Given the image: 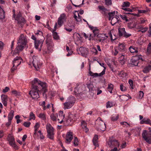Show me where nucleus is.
<instances>
[{
	"label": "nucleus",
	"instance_id": "f257e3e1",
	"mask_svg": "<svg viewBox=\"0 0 151 151\" xmlns=\"http://www.w3.org/2000/svg\"><path fill=\"white\" fill-rule=\"evenodd\" d=\"M47 86L45 82L35 78L32 82V88L29 94H44L47 91Z\"/></svg>",
	"mask_w": 151,
	"mask_h": 151
},
{
	"label": "nucleus",
	"instance_id": "f03ea898",
	"mask_svg": "<svg viewBox=\"0 0 151 151\" xmlns=\"http://www.w3.org/2000/svg\"><path fill=\"white\" fill-rule=\"evenodd\" d=\"M28 43V40L27 37L25 35L21 34L19 37L17 43L18 45L17 46L14 51L11 52L12 56H14L24 49V46H26Z\"/></svg>",
	"mask_w": 151,
	"mask_h": 151
},
{
	"label": "nucleus",
	"instance_id": "7ed1b4c3",
	"mask_svg": "<svg viewBox=\"0 0 151 151\" xmlns=\"http://www.w3.org/2000/svg\"><path fill=\"white\" fill-rule=\"evenodd\" d=\"M46 42L47 49V52L49 54L52 53L53 51V47L54 45L51 35H47Z\"/></svg>",
	"mask_w": 151,
	"mask_h": 151
},
{
	"label": "nucleus",
	"instance_id": "20e7f679",
	"mask_svg": "<svg viewBox=\"0 0 151 151\" xmlns=\"http://www.w3.org/2000/svg\"><path fill=\"white\" fill-rule=\"evenodd\" d=\"M118 50L115 49L114 52H113L114 55H117L118 53L125 52L126 51V45L124 42L119 43L118 46Z\"/></svg>",
	"mask_w": 151,
	"mask_h": 151
},
{
	"label": "nucleus",
	"instance_id": "39448f33",
	"mask_svg": "<svg viewBox=\"0 0 151 151\" xmlns=\"http://www.w3.org/2000/svg\"><path fill=\"white\" fill-rule=\"evenodd\" d=\"M46 129L47 133V137L51 139H53L54 129L53 127L50 124H48L46 125Z\"/></svg>",
	"mask_w": 151,
	"mask_h": 151
},
{
	"label": "nucleus",
	"instance_id": "423d86ee",
	"mask_svg": "<svg viewBox=\"0 0 151 151\" xmlns=\"http://www.w3.org/2000/svg\"><path fill=\"white\" fill-rule=\"evenodd\" d=\"M143 138L149 144H151V132H148L146 130L143 131L142 134Z\"/></svg>",
	"mask_w": 151,
	"mask_h": 151
},
{
	"label": "nucleus",
	"instance_id": "0eeeda50",
	"mask_svg": "<svg viewBox=\"0 0 151 151\" xmlns=\"http://www.w3.org/2000/svg\"><path fill=\"white\" fill-rule=\"evenodd\" d=\"M22 58L19 57L17 56L12 62L13 67L11 69V72H13L16 70L17 66L20 64L22 61Z\"/></svg>",
	"mask_w": 151,
	"mask_h": 151
},
{
	"label": "nucleus",
	"instance_id": "6e6552de",
	"mask_svg": "<svg viewBox=\"0 0 151 151\" xmlns=\"http://www.w3.org/2000/svg\"><path fill=\"white\" fill-rule=\"evenodd\" d=\"M33 65L35 69L37 70H38L42 66V63L39 61V60L37 57L33 56L32 57Z\"/></svg>",
	"mask_w": 151,
	"mask_h": 151
},
{
	"label": "nucleus",
	"instance_id": "1a4fd4ad",
	"mask_svg": "<svg viewBox=\"0 0 151 151\" xmlns=\"http://www.w3.org/2000/svg\"><path fill=\"white\" fill-rule=\"evenodd\" d=\"M118 32L119 37L123 36L126 38H128L131 36V34L127 33L124 28H119L118 29Z\"/></svg>",
	"mask_w": 151,
	"mask_h": 151
},
{
	"label": "nucleus",
	"instance_id": "9d476101",
	"mask_svg": "<svg viewBox=\"0 0 151 151\" xmlns=\"http://www.w3.org/2000/svg\"><path fill=\"white\" fill-rule=\"evenodd\" d=\"M97 122H98L99 130L102 131H104L106 129V126L105 123L101 120L100 117H99L96 120Z\"/></svg>",
	"mask_w": 151,
	"mask_h": 151
},
{
	"label": "nucleus",
	"instance_id": "9b49d317",
	"mask_svg": "<svg viewBox=\"0 0 151 151\" xmlns=\"http://www.w3.org/2000/svg\"><path fill=\"white\" fill-rule=\"evenodd\" d=\"M67 19L66 15L64 13L61 14L58 18L57 23L60 26H62L64 22H65Z\"/></svg>",
	"mask_w": 151,
	"mask_h": 151
},
{
	"label": "nucleus",
	"instance_id": "f8f14e48",
	"mask_svg": "<svg viewBox=\"0 0 151 151\" xmlns=\"http://www.w3.org/2000/svg\"><path fill=\"white\" fill-rule=\"evenodd\" d=\"M10 145L14 150H17L19 147L16 144L14 138L12 134H10Z\"/></svg>",
	"mask_w": 151,
	"mask_h": 151
},
{
	"label": "nucleus",
	"instance_id": "ddd939ff",
	"mask_svg": "<svg viewBox=\"0 0 151 151\" xmlns=\"http://www.w3.org/2000/svg\"><path fill=\"white\" fill-rule=\"evenodd\" d=\"M107 144L108 146L111 148L115 146L119 147V144L118 141L114 139H110L109 141L108 142Z\"/></svg>",
	"mask_w": 151,
	"mask_h": 151
},
{
	"label": "nucleus",
	"instance_id": "4468645a",
	"mask_svg": "<svg viewBox=\"0 0 151 151\" xmlns=\"http://www.w3.org/2000/svg\"><path fill=\"white\" fill-rule=\"evenodd\" d=\"M73 138L72 132H68L66 136L65 142L67 144H69Z\"/></svg>",
	"mask_w": 151,
	"mask_h": 151
},
{
	"label": "nucleus",
	"instance_id": "2eb2a0df",
	"mask_svg": "<svg viewBox=\"0 0 151 151\" xmlns=\"http://www.w3.org/2000/svg\"><path fill=\"white\" fill-rule=\"evenodd\" d=\"M130 3L128 1L124 2L122 3V9H123L125 11L127 12H132V9L128 8H126L130 6Z\"/></svg>",
	"mask_w": 151,
	"mask_h": 151
},
{
	"label": "nucleus",
	"instance_id": "dca6fc26",
	"mask_svg": "<svg viewBox=\"0 0 151 151\" xmlns=\"http://www.w3.org/2000/svg\"><path fill=\"white\" fill-rule=\"evenodd\" d=\"M79 50L82 55L86 57L88 53V49L84 47H81L79 48Z\"/></svg>",
	"mask_w": 151,
	"mask_h": 151
},
{
	"label": "nucleus",
	"instance_id": "f3484780",
	"mask_svg": "<svg viewBox=\"0 0 151 151\" xmlns=\"http://www.w3.org/2000/svg\"><path fill=\"white\" fill-rule=\"evenodd\" d=\"M63 112L62 111H60L58 115L57 116L58 120L60 124L62 123L63 122V119L65 117L64 115L63 114Z\"/></svg>",
	"mask_w": 151,
	"mask_h": 151
},
{
	"label": "nucleus",
	"instance_id": "a211bd4d",
	"mask_svg": "<svg viewBox=\"0 0 151 151\" xmlns=\"http://www.w3.org/2000/svg\"><path fill=\"white\" fill-rule=\"evenodd\" d=\"M119 57L118 58L119 61L122 65L124 64L125 62V59L124 58V55L123 53H118Z\"/></svg>",
	"mask_w": 151,
	"mask_h": 151
},
{
	"label": "nucleus",
	"instance_id": "6ab92c4d",
	"mask_svg": "<svg viewBox=\"0 0 151 151\" xmlns=\"http://www.w3.org/2000/svg\"><path fill=\"white\" fill-rule=\"evenodd\" d=\"M15 20H17L18 23H25V19L22 17L20 13L18 14L16 17L14 18Z\"/></svg>",
	"mask_w": 151,
	"mask_h": 151
},
{
	"label": "nucleus",
	"instance_id": "aec40b11",
	"mask_svg": "<svg viewBox=\"0 0 151 151\" xmlns=\"http://www.w3.org/2000/svg\"><path fill=\"white\" fill-rule=\"evenodd\" d=\"M108 37L106 35V34H99L98 36V40L99 42H103Z\"/></svg>",
	"mask_w": 151,
	"mask_h": 151
},
{
	"label": "nucleus",
	"instance_id": "412c9836",
	"mask_svg": "<svg viewBox=\"0 0 151 151\" xmlns=\"http://www.w3.org/2000/svg\"><path fill=\"white\" fill-rule=\"evenodd\" d=\"M139 59L137 56L132 58L131 60L132 64L135 66L137 65L139 63Z\"/></svg>",
	"mask_w": 151,
	"mask_h": 151
},
{
	"label": "nucleus",
	"instance_id": "4be33fe9",
	"mask_svg": "<svg viewBox=\"0 0 151 151\" xmlns=\"http://www.w3.org/2000/svg\"><path fill=\"white\" fill-rule=\"evenodd\" d=\"M141 124H149L151 126V121L148 118H145L142 120L140 122Z\"/></svg>",
	"mask_w": 151,
	"mask_h": 151
},
{
	"label": "nucleus",
	"instance_id": "5701e85b",
	"mask_svg": "<svg viewBox=\"0 0 151 151\" xmlns=\"http://www.w3.org/2000/svg\"><path fill=\"white\" fill-rule=\"evenodd\" d=\"M1 98L2 102L4 106H6L7 104L8 98L7 95H1Z\"/></svg>",
	"mask_w": 151,
	"mask_h": 151
},
{
	"label": "nucleus",
	"instance_id": "b1692460",
	"mask_svg": "<svg viewBox=\"0 0 151 151\" xmlns=\"http://www.w3.org/2000/svg\"><path fill=\"white\" fill-rule=\"evenodd\" d=\"M74 104L72 102H71L66 101L64 104V107L66 109H69L73 106Z\"/></svg>",
	"mask_w": 151,
	"mask_h": 151
},
{
	"label": "nucleus",
	"instance_id": "393cba45",
	"mask_svg": "<svg viewBox=\"0 0 151 151\" xmlns=\"http://www.w3.org/2000/svg\"><path fill=\"white\" fill-rule=\"evenodd\" d=\"M43 40H37L35 41V47L36 49H37L39 46L40 45L41 47L42 45Z\"/></svg>",
	"mask_w": 151,
	"mask_h": 151
},
{
	"label": "nucleus",
	"instance_id": "a878e982",
	"mask_svg": "<svg viewBox=\"0 0 151 151\" xmlns=\"http://www.w3.org/2000/svg\"><path fill=\"white\" fill-rule=\"evenodd\" d=\"M150 64L146 66L143 69L142 71L145 73H148L150 70H151V61H150Z\"/></svg>",
	"mask_w": 151,
	"mask_h": 151
},
{
	"label": "nucleus",
	"instance_id": "bb28decb",
	"mask_svg": "<svg viewBox=\"0 0 151 151\" xmlns=\"http://www.w3.org/2000/svg\"><path fill=\"white\" fill-rule=\"evenodd\" d=\"M129 50L132 53H137L138 52V48L133 46H131L129 47Z\"/></svg>",
	"mask_w": 151,
	"mask_h": 151
},
{
	"label": "nucleus",
	"instance_id": "cd10ccee",
	"mask_svg": "<svg viewBox=\"0 0 151 151\" xmlns=\"http://www.w3.org/2000/svg\"><path fill=\"white\" fill-rule=\"evenodd\" d=\"M75 117V116L73 114H70L68 116V119L66 120L67 122L69 124L74 119Z\"/></svg>",
	"mask_w": 151,
	"mask_h": 151
},
{
	"label": "nucleus",
	"instance_id": "c85d7f7f",
	"mask_svg": "<svg viewBox=\"0 0 151 151\" xmlns=\"http://www.w3.org/2000/svg\"><path fill=\"white\" fill-rule=\"evenodd\" d=\"M98 8L100 10H101L102 12H101L102 14H105L106 12L107 11L106 8L104 7L103 6H98Z\"/></svg>",
	"mask_w": 151,
	"mask_h": 151
},
{
	"label": "nucleus",
	"instance_id": "c756f323",
	"mask_svg": "<svg viewBox=\"0 0 151 151\" xmlns=\"http://www.w3.org/2000/svg\"><path fill=\"white\" fill-rule=\"evenodd\" d=\"M98 136L97 135H95L93 139V144L94 145L96 146H98Z\"/></svg>",
	"mask_w": 151,
	"mask_h": 151
},
{
	"label": "nucleus",
	"instance_id": "7c9ffc66",
	"mask_svg": "<svg viewBox=\"0 0 151 151\" xmlns=\"http://www.w3.org/2000/svg\"><path fill=\"white\" fill-rule=\"evenodd\" d=\"M114 85L111 83L108 84L107 90L110 93H112V91L113 89Z\"/></svg>",
	"mask_w": 151,
	"mask_h": 151
},
{
	"label": "nucleus",
	"instance_id": "2f4dec72",
	"mask_svg": "<svg viewBox=\"0 0 151 151\" xmlns=\"http://www.w3.org/2000/svg\"><path fill=\"white\" fill-rule=\"evenodd\" d=\"M57 114H50V117L51 119L53 122H56L57 120Z\"/></svg>",
	"mask_w": 151,
	"mask_h": 151
},
{
	"label": "nucleus",
	"instance_id": "473e14b6",
	"mask_svg": "<svg viewBox=\"0 0 151 151\" xmlns=\"http://www.w3.org/2000/svg\"><path fill=\"white\" fill-rule=\"evenodd\" d=\"M127 75V74L123 70L118 71V75L120 77L125 78Z\"/></svg>",
	"mask_w": 151,
	"mask_h": 151
},
{
	"label": "nucleus",
	"instance_id": "72a5a7b5",
	"mask_svg": "<svg viewBox=\"0 0 151 151\" xmlns=\"http://www.w3.org/2000/svg\"><path fill=\"white\" fill-rule=\"evenodd\" d=\"M120 124L123 127H128L131 126V124L125 122H121Z\"/></svg>",
	"mask_w": 151,
	"mask_h": 151
},
{
	"label": "nucleus",
	"instance_id": "f704fd0d",
	"mask_svg": "<svg viewBox=\"0 0 151 151\" xmlns=\"http://www.w3.org/2000/svg\"><path fill=\"white\" fill-rule=\"evenodd\" d=\"M148 28L147 27H144L142 26L141 27V28L138 31V32H141L142 33L145 32L148 30Z\"/></svg>",
	"mask_w": 151,
	"mask_h": 151
},
{
	"label": "nucleus",
	"instance_id": "c9c22d12",
	"mask_svg": "<svg viewBox=\"0 0 151 151\" xmlns=\"http://www.w3.org/2000/svg\"><path fill=\"white\" fill-rule=\"evenodd\" d=\"M67 101L69 102H73L74 104L76 101V98L72 96H70L67 99Z\"/></svg>",
	"mask_w": 151,
	"mask_h": 151
},
{
	"label": "nucleus",
	"instance_id": "e433bc0d",
	"mask_svg": "<svg viewBox=\"0 0 151 151\" xmlns=\"http://www.w3.org/2000/svg\"><path fill=\"white\" fill-rule=\"evenodd\" d=\"M40 126V125L39 123H36L35 126H34L35 128V133L33 135V136L35 137V135L36 134V132L37 131L39 128Z\"/></svg>",
	"mask_w": 151,
	"mask_h": 151
},
{
	"label": "nucleus",
	"instance_id": "4c0bfd02",
	"mask_svg": "<svg viewBox=\"0 0 151 151\" xmlns=\"http://www.w3.org/2000/svg\"><path fill=\"white\" fill-rule=\"evenodd\" d=\"M115 14V12L113 11V12H109L108 13L109 15V20H110Z\"/></svg>",
	"mask_w": 151,
	"mask_h": 151
},
{
	"label": "nucleus",
	"instance_id": "58836bf2",
	"mask_svg": "<svg viewBox=\"0 0 151 151\" xmlns=\"http://www.w3.org/2000/svg\"><path fill=\"white\" fill-rule=\"evenodd\" d=\"M99 30L98 29H97L96 28L95 29L93 30V32L95 37L96 36L98 37V36H99Z\"/></svg>",
	"mask_w": 151,
	"mask_h": 151
},
{
	"label": "nucleus",
	"instance_id": "ea45409f",
	"mask_svg": "<svg viewBox=\"0 0 151 151\" xmlns=\"http://www.w3.org/2000/svg\"><path fill=\"white\" fill-rule=\"evenodd\" d=\"M100 65L103 67L104 68V69L101 72L99 73V75L100 76H102L105 74V70L106 69V67L104 66V63H99Z\"/></svg>",
	"mask_w": 151,
	"mask_h": 151
},
{
	"label": "nucleus",
	"instance_id": "a19ab883",
	"mask_svg": "<svg viewBox=\"0 0 151 151\" xmlns=\"http://www.w3.org/2000/svg\"><path fill=\"white\" fill-rule=\"evenodd\" d=\"M119 115H113L111 117V120L113 121H116L119 118Z\"/></svg>",
	"mask_w": 151,
	"mask_h": 151
},
{
	"label": "nucleus",
	"instance_id": "79ce46f5",
	"mask_svg": "<svg viewBox=\"0 0 151 151\" xmlns=\"http://www.w3.org/2000/svg\"><path fill=\"white\" fill-rule=\"evenodd\" d=\"M38 116L43 120H45L46 119V116L45 114L41 113L38 115Z\"/></svg>",
	"mask_w": 151,
	"mask_h": 151
},
{
	"label": "nucleus",
	"instance_id": "37998d69",
	"mask_svg": "<svg viewBox=\"0 0 151 151\" xmlns=\"http://www.w3.org/2000/svg\"><path fill=\"white\" fill-rule=\"evenodd\" d=\"M136 22H133L132 23H129L128 24L129 27L131 29L135 28V25L136 24Z\"/></svg>",
	"mask_w": 151,
	"mask_h": 151
},
{
	"label": "nucleus",
	"instance_id": "c03bdc74",
	"mask_svg": "<svg viewBox=\"0 0 151 151\" xmlns=\"http://www.w3.org/2000/svg\"><path fill=\"white\" fill-rule=\"evenodd\" d=\"M120 89L122 91H124L126 90V88L123 84H121L120 85Z\"/></svg>",
	"mask_w": 151,
	"mask_h": 151
},
{
	"label": "nucleus",
	"instance_id": "a18cd8bd",
	"mask_svg": "<svg viewBox=\"0 0 151 151\" xmlns=\"http://www.w3.org/2000/svg\"><path fill=\"white\" fill-rule=\"evenodd\" d=\"M111 20V24L112 26L114 25L115 24L118 22L117 19L114 17H113Z\"/></svg>",
	"mask_w": 151,
	"mask_h": 151
},
{
	"label": "nucleus",
	"instance_id": "49530a36",
	"mask_svg": "<svg viewBox=\"0 0 151 151\" xmlns=\"http://www.w3.org/2000/svg\"><path fill=\"white\" fill-rule=\"evenodd\" d=\"M53 37L54 39L55 40H58L59 38V37L56 32H53Z\"/></svg>",
	"mask_w": 151,
	"mask_h": 151
},
{
	"label": "nucleus",
	"instance_id": "de8ad7c7",
	"mask_svg": "<svg viewBox=\"0 0 151 151\" xmlns=\"http://www.w3.org/2000/svg\"><path fill=\"white\" fill-rule=\"evenodd\" d=\"M79 141L76 137H75L73 141V144L75 146H77L78 144Z\"/></svg>",
	"mask_w": 151,
	"mask_h": 151
},
{
	"label": "nucleus",
	"instance_id": "09e8293b",
	"mask_svg": "<svg viewBox=\"0 0 151 151\" xmlns=\"http://www.w3.org/2000/svg\"><path fill=\"white\" fill-rule=\"evenodd\" d=\"M30 97L35 100H37L39 98V95H29Z\"/></svg>",
	"mask_w": 151,
	"mask_h": 151
},
{
	"label": "nucleus",
	"instance_id": "8fccbe9b",
	"mask_svg": "<svg viewBox=\"0 0 151 151\" xmlns=\"http://www.w3.org/2000/svg\"><path fill=\"white\" fill-rule=\"evenodd\" d=\"M38 132L40 134V137L41 139H43L45 138V136L43 135V134L42 133L41 131L40 130Z\"/></svg>",
	"mask_w": 151,
	"mask_h": 151
},
{
	"label": "nucleus",
	"instance_id": "3c124183",
	"mask_svg": "<svg viewBox=\"0 0 151 151\" xmlns=\"http://www.w3.org/2000/svg\"><path fill=\"white\" fill-rule=\"evenodd\" d=\"M31 119L35 120V116L34 114L32 112H31L30 114V119L29 120H31Z\"/></svg>",
	"mask_w": 151,
	"mask_h": 151
},
{
	"label": "nucleus",
	"instance_id": "603ef678",
	"mask_svg": "<svg viewBox=\"0 0 151 151\" xmlns=\"http://www.w3.org/2000/svg\"><path fill=\"white\" fill-rule=\"evenodd\" d=\"M81 125L83 129H84V127H86V123L84 121H81Z\"/></svg>",
	"mask_w": 151,
	"mask_h": 151
},
{
	"label": "nucleus",
	"instance_id": "864d4df0",
	"mask_svg": "<svg viewBox=\"0 0 151 151\" xmlns=\"http://www.w3.org/2000/svg\"><path fill=\"white\" fill-rule=\"evenodd\" d=\"M30 124L31 123L29 122H24L23 125L24 127H29Z\"/></svg>",
	"mask_w": 151,
	"mask_h": 151
},
{
	"label": "nucleus",
	"instance_id": "5fc2aeb1",
	"mask_svg": "<svg viewBox=\"0 0 151 151\" xmlns=\"http://www.w3.org/2000/svg\"><path fill=\"white\" fill-rule=\"evenodd\" d=\"M105 4L107 6L111 5L112 4L111 0H105Z\"/></svg>",
	"mask_w": 151,
	"mask_h": 151
},
{
	"label": "nucleus",
	"instance_id": "6e6d98bb",
	"mask_svg": "<svg viewBox=\"0 0 151 151\" xmlns=\"http://www.w3.org/2000/svg\"><path fill=\"white\" fill-rule=\"evenodd\" d=\"M120 17L122 19L125 20L126 22H127L128 21V20L127 19V17L125 15H120Z\"/></svg>",
	"mask_w": 151,
	"mask_h": 151
},
{
	"label": "nucleus",
	"instance_id": "4d7b16f0",
	"mask_svg": "<svg viewBox=\"0 0 151 151\" xmlns=\"http://www.w3.org/2000/svg\"><path fill=\"white\" fill-rule=\"evenodd\" d=\"M15 118L16 119H17V124H19L22 121L21 120L19 119V118H20V116L19 115H16L15 116Z\"/></svg>",
	"mask_w": 151,
	"mask_h": 151
},
{
	"label": "nucleus",
	"instance_id": "13d9d810",
	"mask_svg": "<svg viewBox=\"0 0 151 151\" xmlns=\"http://www.w3.org/2000/svg\"><path fill=\"white\" fill-rule=\"evenodd\" d=\"M91 51L93 54L95 55H97L98 53V51L95 47H93L92 48Z\"/></svg>",
	"mask_w": 151,
	"mask_h": 151
},
{
	"label": "nucleus",
	"instance_id": "bf43d9fd",
	"mask_svg": "<svg viewBox=\"0 0 151 151\" xmlns=\"http://www.w3.org/2000/svg\"><path fill=\"white\" fill-rule=\"evenodd\" d=\"M128 83L130 85V88L133 89V81L131 79H129V80Z\"/></svg>",
	"mask_w": 151,
	"mask_h": 151
},
{
	"label": "nucleus",
	"instance_id": "052dcab7",
	"mask_svg": "<svg viewBox=\"0 0 151 151\" xmlns=\"http://www.w3.org/2000/svg\"><path fill=\"white\" fill-rule=\"evenodd\" d=\"M14 111H11L10 112V120H11L14 116Z\"/></svg>",
	"mask_w": 151,
	"mask_h": 151
},
{
	"label": "nucleus",
	"instance_id": "680f3d73",
	"mask_svg": "<svg viewBox=\"0 0 151 151\" xmlns=\"http://www.w3.org/2000/svg\"><path fill=\"white\" fill-rule=\"evenodd\" d=\"M142 26V25H141L137 24L136 22L135 28L137 29H139V30Z\"/></svg>",
	"mask_w": 151,
	"mask_h": 151
},
{
	"label": "nucleus",
	"instance_id": "e2e57ef3",
	"mask_svg": "<svg viewBox=\"0 0 151 151\" xmlns=\"http://www.w3.org/2000/svg\"><path fill=\"white\" fill-rule=\"evenodd\" d=\"M112 104L109 101H108L106 104L107 108H110L112 106Z\"/></svg>",
	"mask_w": 151,
	"mask_h": 151
},
{
	"label": "nucleus",
	"instance_id": "0e129e2a",
	"mask_svg": "<svg viewBox=\"0 0 151 151\" xmlns=\"http://www.w3.org/2000/svg\"><path fill=\"white\" fill-rule=\"evenodd\" d=\"M8 122L6 123V127H8L9 126V113L8 115Z\"/></svg>",
	"mask_w": 151,
	"mask_h": 151
},
{
	"label": "nucleus",
	"instance_id": "69168bd1",
	"mask_svg": "<svg viewBox=\"0 0 151 151\" xmlns=\"http://www.w3.org/2000/svg\"><path fill=\"white\" fill-rule=\"evenodd\" d=\"M35 34L36 35H43V33L40 30H37V31L36 33H35Z\"/></svg>",
	"mask_w": 151,
	"mask_h": 151
},
{
	"label": "nucleus",
	"instance_id": "338daca9",
	"mask_svg": "<svg viewBox=\"0 0 151 151\" xmlns=\"http://www.w3.org/2000/svg\"><path fill=\"white\" fill-rule=\"evenodd\" d=\"M45 101H43L41 104V105L43 107V109L44 110L46 109V106H45Z\"/></svg>",
	"mask_w": 151,
	"mask_h": 151
},
{
	"label": "nucleus",
	"instance_id": "774afa93",
	"mask_svg": "<svg viewBox=\"0 0 151 151\" xmlns=\"http://www.w3.org/2000/svg\"><path fill=\"white\" fill-rule=\"evenodd\" d=\"M9 90V87H6L5 88L3 89V92L4 93H5L7 92Z\"/></svg>",
	"mask_w": 151,
	"mask_h": 151
}]
</instances>
